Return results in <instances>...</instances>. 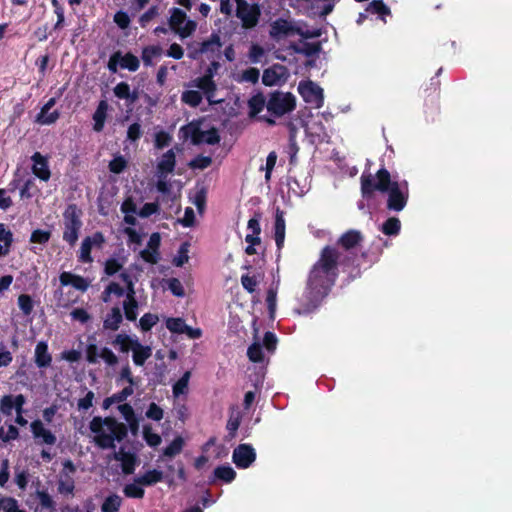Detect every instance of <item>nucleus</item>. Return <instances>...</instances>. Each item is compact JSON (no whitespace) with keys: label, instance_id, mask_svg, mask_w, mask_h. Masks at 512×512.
Masks as SVG:
<instances>
[{"label":"nucleus","instance_id":"nucleus-11","mask_svg":"<svg viewBox=\"0 0 512 512\" xmlns=\"http://www.w3.org/2000/svg\"><path fill=\"white\" fill-rule=\"evenodd\" d=\"M298 92L303 100L314 108H320L323 105V89L316 83L308 80L301 81L298 85Z\"/></svg>","mask_w":512,"mask_h":512},{"label":"nucleus","instance_id":"nucleus-26","mask_svg":"<svg viewBox=\"0 0 512 512\" xmlns=\"http://www.w3.org/2000/svg\"><path fill=\"white\" fill-rule=\"evenodd\" d=\"M286 224L284 219V212L279 208L276 209L275 223H274V239L278 250H281L285 241Z\"/></svg>","mask_w":512,"mask_h":512},{"label":"nucleus","instance_id":"nucleus-30","mask_svg":"<svg viewBox=\"0 0 512 512\" xmlns=\"http://www.w3.org/2000/svg\"><path fill=\"white\" fill-rule=\"evenodd\" d=\"M175 167V154L173 150H168L165 154L162 155L158 165V173L159 177L166 176L171 173Z\"/></svg>","mask_w":512,"mask_h":512},{"label":"nucleus","instance_id":"nucleus-12","mask_svg":"<svg viewBox=\"0 0 512 512\" xmlns=\"http://www.w3.org/2000/svg\"><path fill=\"white\" fill-rule=\"evenodd\" d=\"M86 360L90 364H96L102 360L108 366H114L118 363V357L107 348H99L95 343H89L85 350Z\"/></svg>","mask_w":512,"mask_h":512},{"label":"nucleus","instance_id":"nucleus-4","mask_svg":"<svg viewBox=\"0 0 512 512\" xmlns=\"http://www.w3.org/2000/svg\"><path fill=\"white\" fill-rule=\"evenodd\" d=\"M269 34L275 40H281L293 35H300L304 38H314L319 35L315 30L309 29L301 22L284 18H278L270 24Z\"/></svg>","mask_w":512,"mask_h":512},{"label":"nucleus","instance_id":"nucleus-15","mask_svg":"<svg viewBox=\"0 0 512 512\" xmlns=\"http://www.w3.org/2000/svg\"><path fill=\"white\" fill-rule=\"evenodd\" d=\"M190 87L201 90L209 104H218L223 101V99L216 97L217 85L214 80L210 79V75H203L194 79L190 83Z\"/></svg>","mask_w":512,"mask_h":512},{"label":"nucleus","instance_id":"nucleus-42","mask_svg":"<svg viewBox=\"0 0 512 512\" xmlns=\"http://www.w3.org/2000/svg\"><path fill=\"white\" fill-rule=\"evenodd\" d=\"M265 106L267 107V102L262 94L253 95L248 101L249 115L256 116Z\"/></svg>","mask_w":512,"mask_h":512},{"label":"nucleus","instance_id":"nucleus-53","mask_svg":"<svg viewBox=\"0 0 512 512\" xmlns=\"http://www.w3.org/2000/svg\"><path fill=\"white\" fill-rule=\"evenodd\" d=\"M189 243L184 242L181 244L177 254L173 259V264L177 267H182L189 260Z\"/></svg>","mask_w":512,"mask_h":512},{"label":"nucleus","instance_id":"nucleus-7","mask_svg":"<svg viewBox=\"0 0 512 512\" xmlns=\"http://www.w3.org/2000/svg\"><path fill=\"white\" fill-rule=\"evenodd\" d=\"M181 132L186 139H190L193 144H216L220 137L215 128L202 129L199 123H189L181 128Z\"/></svg>","mask_w":512,"mask_h":512},{"label":"nucleus","instance_id":"nucleus-18","mask_svg":"<svg viewBox=\"0 0 512 512\" xmlns=\"http://www.w3.org/2000/svg\"><path fill=\"white\" fill-rule=\"evenodd\" d=\"M166 327L171 333L186 334L191 339H198L202 335L199 328L188 326L182 318H167Z\"/></svg>","mask_w":512,"mask_h":512},{"label":"nucleus","instance_id":"nucleus-48","mask_svg":"<svg viewBox=\"0 0 512 512\" xmlns=\"http://www.w3.org/2000/svg\"><path fill=\"white\" fill-rule=\"evenodd\" d=\"M123 231L128 237V244L134 245V250H136L137 247L140 246L142 243L144 237L143 231L137 230L134 227H125Z\"/></svg>","mask_w":512,"mask_h":512},{"label":"nucleus","instance_id":"nucleus-25","mask_svg":"<svg viewBox=\"0 0 512 512\" xmlns=\"http://www.w3.org/2000/svg\"><path fill=\"white\" fill-rule=\"evenodd\" d=\"M59 281L62 286L71 285L75 289L85 292L89 285L90 281L82 276L73 274L71 272H62L59 276Z\"/></svg>","mask_w":512,"mask_h":512},{"label":"nucleus","instance_id":"nucleus-45","mask_svg":"<svg viewBox=\"0 0 512 512\" xmlns=\"http://www.w3.org/2000/svg\"><path fill=\"white\" fill-rule=\"evenodd\" d=\"M202 99L203 94L194 89L186 90L181 95V100L191 107L198 106L202 102Z\"/></svg>","mask_w":512,"mask_h":512},{"label":"nucleus","instance_id":"nucleus-5","mask_svg":"<svg viewBox=\"0 0 512 512\" xmlns=\"http://www.w3.org/2000/svg\"><path fill=\"white\" fill-rule=\"evenodd\" d=\"M221 47L220 37L216 34H212L205 41L190 43L188 45V56L194 60L215 61L220 58Z\"/></svg>","mask_w":512,"mask_h":512},{"label":"nucleus","instance_id":"nucleus-20","mask_svg":"<svg viewBox=\"0 0 512 512\" xmlns=\"http://www.w3.org/2000/svg\"><path fill=\"white\" fill-rule=\"evenodd\" d=\"M30 427L37 443L46 445H54L56 443V436L40 420L33 421Z\"/></svg>","mask_w":512,"mask_h":512},{"label":"nucleus","instance_id":"nucleus-43","mask_svg":"<svg viewBox=\"0 0 512 512\" xmlns=\"http://www.w3.org/2000/svg\"><path fill=\"white\" fill-rule=\"evenodd\" d=\"M122 505V498L117 494L106 497L101 505V512H119Z\"/></svg>","mask_w":512,"mask_h":512},{"label":"nucleus","instance_id":"nucleus-29","mask_svg":"<svg viewBox=\"0 0 512 512\" xmlns=\"http://www.w3.org/2000/svg\"><path fill=\"white\" fill-rule=\"evenodd\" d=\"M152 355L150 346L142 345L139 340L134 342L132 358L135 365L142 366Z\"/></svg>","mask_w":512,"mask_h":512},{"label":"nucleus","instance_id":"nucleus-9","mask_svg":"<svg viewBox=\"0 0 512 512\" xmlns=\"http://www.w3.org/2000/svg\"><path fill=\"white\" fill-rule=\"evenodd\" d=\"M63 239L70 245H74L78 239V233L82 226L80 214L76 206L70 205L64 212Z\"/></svg>","mask_w":512,"mask_h":512},{"label":"nucleus","instance_id":"nucleus-14","mask_svg":"<svg viewBox=\"0 0 512 512\" xmlns=\"http://www.w3.org/2000/svg\"><path fill=\"white\" fill-rule=\"evenodd\" d=\"M105 242V238L102 233L96 232L91 236H87L83 239L79 251V261L83 263H90L93 261L91 257V251L93 249H101Z\"/></svg>","mask_w":512,"mask_h":512},{"label":"nucleus","instance_id":"nucleus-17","mask_svg":"<svg viewBox=\"0 0 512 512\" xmlns=\"http://www.w3.org/2000/svg\"><path fill=\"white\" fill-rule=\"evenodd\" d=\"M232 459L238 468L246 469L256 459L255 449L249 444H241L234 449Z\"/></svg>","mask_w":512,"mask_h":512},{"label":"nucleus","instance_id":"nucleus-13","mask_svg":"<svg viewBox=\"0 0 512 512\" xmlns=\"http://www.w3.org/2000/svg\"><path fill=\"white\" fill-rule=\"evenodd\" d=\"M121 278L126 284L127 292L123 301V310L127 320L135 321L138 315V302L135 299V291L130 276L126 273L121 274Z\"/></svg>","mask_w":512,"mask_h":512},{"label":"nucleus","instance_id":"nucleus-23","mask_svg":"<svg viewBox=\"0 0 512 512\" xmlns=\"http://www.w3.org/2000/svg\"><path fill=\"white\" fill-rule=\"evenodd\" d=\"M161 237L159 233H153L148 241L147 247L140 251L141 258L151 264L157 263L159 259V247Z\"/></svg>","mask_w":512,"mask_h":512},{"label":"nucleus","instance_id":"nucleus-51","mask_svg":"<svg viewBox=\"0 0 512 512\" xmlns=\"http://www.w3.org/2000/svg\"><path fill=\"white\" fill-rule=\"evenodd\" d=\"M247 355L252 362H262L264 358L262 344L258 339L247 350Z\"/></svg>","mask_w":512,"mask_h":512},{"label":"nucleus","instance_id":"nucleus-56","mask_svg":"<svg viewBox=\"0 0 512 512\" xmlns=\"http://www.w3.org/2000/svg\"><path fill=\"white\" fill-rule=\"evenodd\" d=\"M143 437L150 447H156L162 441L160 435L154 432L150 426L143 427Z\"/></svg>","mask_w":512,"mask_h":512},{"label":"nucleus","instance_id":"nucleus-8","mask_svg":"<svg viewBox=\"0 0 512 512\" xmlns=\"http://www.w3.org/2000/svg\"><path fill=\"white\" fill-rule=\"evenodd\" d=\"M296 98L289 92H275L267 101V110L272 115L280 117L295 109Z\"/></svg>","mask_w":512,"mask_h":512},{"label":"nucleus","instance_id":"nucleus-28","mask_svg":"<svg viewBox=\"0 0 512 512\" xmlns=\"http://www.w3.org/2000/svg\"><path fill=\"white\" fill-rule=\"evenodd\" d=\"M35 364L39 368H46L52 362V356L48 351V344L45 341H40L35 347L34 353Z\"/></svg>","mask_w":512,"mask_h":512},{"label":"nucleus","instance_id":"nucleus-41","mask_svg":"<svg viewBox=\"0 0 512 512\" xmlns=\"http://www.w3.org/2000/svg\"><path fill=\"white\" fill-rule=\"evenodd\" d=\"M138 478L139 481H141L144 486H152L158 482H161L164 478V474L161 470L152 469L138 476Z\"/></svg>","mask_w":512,"mask_h":512},{"label":"nucleus","instance_id":"nucleus-1","mask_svg":"<svg viewBox=\"0 0 512 512\" xmlns=\"http://www.w3.org/2000/svg\"><path fill=\"white\" fill-rule=\"evenodd\" d=\"M339 253L336 248L327 246L313 266L305 291V298L316 307L319 301L328 293L337 276Z\"/></svg>","mask_w":512,"mask_h":512},{"label":"nucleus","instance_id":"nucleus-55","mask_svg":"<svg viewBox=\"0 0 512 512\" xmlns=\"http://www.w3.org/2000/svg\"><path fill=\"white\" fill-rule=\"evenodd\" d=\"M401 223L398 218L391 217L382 225V232L386 235H397L400 231Z\"/></svg>","mask_w":512,"mask_h":512},{"label":"nucleus","instance_id":"nucleus-21","mask_svg":"<svg viewBox=\"0 0 512 512\" xmlns=\"http://www.w3.org/2000/svg\"><path fill=\"white\" fill-rule=\"evenodd\" d=\"M64 287L55 290L53 298L57 308L68 309L78 301L79 295L75 291Z\"/></svg>","mask_w":512,"mask_h":512},{"label":"nucleus","instance_id":"nucleus-40","mask_svg":"<svg viewBox=\"0 0 512 512\" xmlns=\"http://www.w3.org/2000/svg\"><path fill=\"white\" fill-rule=\"evenodd\" d=\"M138 341L136 336H130L127 334H118L113 343L118 346L121 352L127 353L128 351H132L134 347V342Z\"/></svg>","mask_w":512,"mask_h":512},{"label":"nucleus","instance_id":"nucleus-57","mask_svg":"<svg viewBox=\"0 0 512 512\" xmlns=\"http://www.w3.org/2000/svg\"><path fill=\"white\" fill-rule=\"evenodd\" d=\"M159 321L156 314L146 313L139 320V326L143 331H149Z\"/></svg>","mask_w":512,"mask_h":512},{"label":"nucleus","instance_id":"nucleus-38","mask_svg":"<svg viewBox=\"0 0 512 512\" xmlns=\"http://www.w3.org/2000/svg\"><path fill=\"white\" fill-rule=\"evenodd\" d=\"M143 483L136 477L132 483L126 484L123 488V493L128 498L141 499L144 496Z\"/></svg>","mask_w":512,"mask_h":512},{"label":"nucleus","instance_id":"nucleus-27","mask_svg":"<svg viewBox=\"0 0 512 512\" xmlns=\"http://www.w3.org/2000/svg\"><path fill=\"white\" fill-rule=\"evenodd\" d=\"M55 103L56 100L54 98L47 101V103L42 107L40 113L37 115V123L41 125H50L57 121L59 118V112L57 110L50 112Z\"/></svg>","mask_w":512,"mask_h":512},{"label":"nucleus","instance_id":"nucleus-50","mask_svg":"<svg viewBox=\"0 0 512 512\" xmlns=\"http://www.w3.org/2000/svg\"><path fill=\"white\" fill-rule=\"evenodd\" d=\"M184 446L182 437H176L166 448L163 449V456L174 457L181 453Z\"/></svg>","mask_w":512,"mask_h":512},{"label":"nucleus","instance_id":"nucleus-46","mask_svg":"<svg viewBox=\"0 0 512 512\" xmlns=\"http://www.w3.org/2000/svg\"><path fill=\"white\" fill-rule=\"evenodd\" d=\"M126 292H127L126 286L124 288L120 284L112 282L106 287L105 291L103 292V301L109 302L111 300L112 295H115L117 297H121L123 295L126 296Z\"/></svg>","mask_w":512,"mask_h":512},{"label":"nucleus","instance_id":"nucleus-24","mask_svg":"<svg viewBox=\"0 0 512 512\" xmlns=\"http://www.w3.org/2000/svg\"><path fill=\"white\" fill-rule=\"evenodd\" d=\"M25 404V397L19 395H5L0 401V412L5 415H11L13 410L15 412L23 407Z\"/></svg>","mask_w":512,"mask_h":512},{"label":"nucleus","instance_id":"nucleus-59","mask_svg":"<svg viewBox=\"0 0 512 512\" xmlns=\"http://www.w3.org/2000/svg\"><path fill=\"white\" fill-rule=\"evenodd\" d=\"M260 73L259 70L256 68H249L243 71L240 75L238 80L240 82H249V83H256L259 79Z\"/></svg>","mask_w":512,"mask_h":512},{"label":"nucleus","instance_id":"nucleus-63","mask_svg":"<svg viewBox=\"0 0 512 512\" xmlns=\"http://www.w3.org/2000/svg\"><path fill=\"white\" fill-rule=\"evenodd\" d=\"M58 491L63 495H71L74 491V481L69 477L61 478Z\"/></svg>","mask_w":512,"mask_h":512},{"label":"nucleus","instance_id":"nucleus-58","mask_svg":"<svg viewBox=\"0 0 512 512\" xmlns=\"http://www.w3.org/2000/svg\"><path fill=\"white\" fill-rule=\"evenodd\" d=\"M51 237V232L48 230L36 229L31 233L30 242L45 244L49 241Z\"/></svg>","mask_w":512,"mask_h":512},{"label":"nucleus","instance_id":"nucleus-47","mask_svg":"<svg viewBox=\"0 0 512 512\" xmlns=\"http://www.w3.org/2000/svg\"><path fill=\"white\" fill-rule=\"evenodd\" d=\"M162 49L158 45L148 46L142 51V60L146 66H151L155 58L161 55Z\"/></svg>","mask_w":512,"mask_h":512},{"label":"nucleus","instance_id":"nucleus-10","mask_svg":"<svg viewBox=\"0 0 512 512\" xmlns=\"http://www.w3.org/2000/svg\"><path fill=\"white\" fill-rule=\"evenodd\" d=\"M236 16L241 20L244 28H253L260 17V8L257 4H250L246 0H235Z\"/></svg>","mask_w":512,"mask_h":512},{"label":"nucleus","instance_id":"nucleus-49","mask_svg":"<svg viewBox=\"0 0 512 512\" xmlns=\"http://www.w3.org/2000/svg\"><path fill=\"white\" fill-rule=\"evenodd\" d=\"M127 164L128 161L123 155L116 154L109 162L108 168L111 173L120 174L126 169Z\"/></svg>","mask_w":512,"mask_h":512},{"label":"nucleus","instance_id":"nucleus-62","mask_svg":"<svg viewBox=\"0 0 512 512\" xmlns=\"http://www.w3.org/2000/svg\"><path fill=\"white\" fill-rule=\"evenodd\" d=\"M146 417L154 420L160 421L163 418L164 412L161 407H159L156 403H151L145 413Z\"/></svg>","mask_w":512,"mask_h":512},{"label":"nucleus","instance_id":"nucleus-19","mask_svg":"<svg viewBox=\"0 0 512 512\" xmlns=\"http://www.w3.org/2000/svg\"><path fill=\"white\" fill-rule=\"evenodd\" d=\"M31 160L33 174L41 181L47 182L51 177L48 158L39 152H35Z\"/></svg>","mask_w":512,"mask_h":512},{"label":"nucleus","instance_id":"nucleus-3","mask_svg":"<svg viewBox=\"0 0 512 512\" xmlns=\"http://www.w3.org/2000/svg\"><path fill=\"white\" fill-rule=\"evenodd\" d=\"M87 437L98 447L110 449L127 435L126 425L112 417H93L89 422Z\"/></svg>","mask_w":512,"mask_h":512},{"label":"nucleus","instance_id":"nucleus-36","mask_svg":"<svg viewBox=\"0 0 512 512\" xmlns=\"http://www.w3.org/2000/svg\"><path fill=\"white\" fill-rule=\"evenodd\" d=\"M122 314L120 308L114 307L111 311L106 315L103 326L105 329L109 330H117L122 322Z\"/></svg>","mask_w":512,"mask_h":512},{"label":"nucleus","instance_id":"nucleus-64","mask_svg":"<svg viewBox=\"0 0 512 512\" xmlns=\"http://www.w3.org/2000/svg\"><path fill=\"white\" fill-rule=\"evenodd\" d=\"M171 139V136L167 132L159 131L155 134V147L158 149H162L170 144Z\"/></svg>","mask_w":512,"mask_h":512},{"label":"nucleus","instance_id":"nucleus-54","mask_svg":"<svg viewBox=\"0 0 512 512\" xmlns=\"http://www.w3.org/2000/svg\"><path fill=\"white\" fill-rule=\"evenodd\" d=\"M241 412L238 409H233L230 413V417L227 422V430L229 431L230 435L233 437L239 428L240 422H241Z\"/></svg>","mask_w":512,"mask_h":512},{"label":"nucleus","instance_id":"nucleus-16","mask_svg":"<svg viewBox=\"0 0 512 512\" xmlns=\"http://www.w3.org/2000/svg\"><path fill=\"white\" fill-rule=\"evenodd\" d=\"M288 77V69L283 65L275 64L264 70L262 81L266 86H280L288 80Z\"/></svg>","mask_w":512,"mask_h":512},{"label":"nucleus","instance_id":"nucleus-44","mask_svg":"<svg viewBox=\"0 0 512 512\" xmlns=\"http://www.w3.org/2000/svg\"><path fill=\"white\" fill-rule=\"evenodd\" d=\"M214 477L226 483H230L235 479L236 472L229 465H221L214 470Z\"/></svg>","mask_w":512,"mask_h":512},{"label":"nucleus","instance_id":"nucleus-61","mask_svg":"<svg viewBox=\"0 0 512 512\" xmlns=\"http://www.w3.org/2000/svg\"><path fill=\"white\" fill-rule=\"evenodd\" d=\"M168 288L174 296L184 297L185 291L181 281L177 278H171L167 281Z\"/></svg>","mask_w":512,"mask_h":512},{"label":"nucleus","instance_id":"nucleus-6","mask_svg":"<svg viewBox=\"0 0 512 512\" xmlns=\"http://www.w3.org/2000/svg\"><path fill=\"white\" fill-rule=\"evenodd\" d=\"M169 27L181 39H185L193 35L196 31L197 23L189 19L181 9L172 8L170 10Z\"/></svg>","mask_w":512,"mask_h":512},{"label":"nucleus","instance_id":"nucleus-32","mask_svg":"<svg viewBox=\"0 0 512 512\" xmlns=\"http://www.w3.org/2000/svg\"><path fill=\"white\" fill-rule=\"evenodd\" d=\"M191 378V372L186 371L182 377L176 381L172 387V393L174 398H180L186 396L189 391V381Z\"/></svg>","mask_w":512,"mask_h":512},{"label":"nucleus","instance_id":"nucleus-34","mask_svg":"<svg viewBox=\"0 0 512 512\" xmlns=\"http://www.w3.org/2000/svg\"><path fill=\"white\" fill-rule=\"evenodd\" d=\"M116 55L119 56L118 63L120 68L127 69L129 71H136L139 68V59L135 55L131 53L123 54L119 51L116 52Z\"/></svg>","mask_w":512,"mask_h":512},{"label":"nucleus","instance_id":"nucleus-22","mask_svg":"<svg viewBox=\"0 0 512 512\" xmlns=\"http://www.w3.org/2000/svg\"><path fill=\"white\" fill-rule=\"evenodd\" d=\"M114 459L120 463L124 474H132L137 465V456L135 453L120 448L113 455Z\"/></svg>","mask_w":512,"mask_h":512},{"label":"nucleus","instance_id":"nucleus-52","mask_svg":"<svg viewBox=\"0 0 512 512\" xmlns=\"http://www.w3.org/2000/svg\"><path fill=\"white\" fill-rule=\"evenodd\" d=\"M1 512H25L20 509L18 501L12 497H3L0 499Z\"/></svg>","mask_w":512,"mask_h":512},{"label":"nucleus","instance_id":"nucleus-39","mask_svg":"<svg viewBox=\"0 0 512 512\" xmlns=\"http://www.w3.org/2000/svg\"><path fill=\"white\" fill-rule=\"evenodd\" d=\"M108 110V104L106 101H101L94 112L93 120H94V130L97 132L102 131L106 119V114Z\"/></svg>","mask_w":512,"mask_h":512},{"label":"nucleus","instance_id":"nucleus-2","mask_svg":"<svg viewBox=\"0 0 512 512\" xmlns=\"http://www.w3.org/2000/svg\"><path fill=\"white\" fill-rule=\"evenodd\" d=\"M374 191L387 194V208L391 211H402L409 198L408 182L391 179L390 173L382 168L375 176L371 174L361 176V192L364 198H368Z\"/></svg>","mask_w":512,"mask_h":512},{"label":"nucleus","instance_id":"nucleus-31","mask_svg":"<svg viewBox=\"0 0 512 512\" xmlns=\"http://www.w3.org/2000/svg\"><path fill=\"white\" fill-rule=\"evenodd\" d=\"M114 94L119 99L126 100L129 104H133L138 99L137 91H131L130 86L126 82H120L114 87Z\"/></svg>","mask_w":512,"mask_h":512},{"label":"nucleus","instance_id":"nucleus-35","mask_svg":"<svg viewBox=\"0 0 512 512\" xmlns=\"http://www.w3.org/2000/svg\"><path fill=\"white\" fill-rule=\"evenodd\" d=\"M366 12L371 14H377L379 18L386 23V16H389L391 11L389 7L383 2V0H373L366 8Z\"/></svg>","mask_w":512,"mask_h":512},{"label":"nucleus","instance_id":"nucleus-60","mask_svg":"<svg viewBox=\"0 0 512 512\" xmlns=\"http://www.w3.org/2000/svg\"><path fill=\"white\" fill-rule=\"evenodd\" d=\"M18 305L25 315H29L33 310V301L29 295H20L18 297Z\"/></svg>","mask_w":512,"mask_h":512},{"label":"nucleus","instance_id":"nucleus-33","mask_svg":"<svg viewBox=\"0 0 512 512\" xmlns=\"http://www.w3.org/2000/svg\"><path fill=\"white\" fill-rule=\"evenodd\" d=\"M362 241V235L358 230H349L344 233L340 239L339 243L345 249H351L357 246Z\"/></svg>","mask_w":512,"mask_h":512},{"label":"nucleus","instance_id":"nucleus-37","mask_svg":"<svg viewBox=\"0 0 512 512\" xmlns=\"http://www.w3.org/2000/svg\"><path fill=\"white\" fill-rule=\"evenodd\" d=\"M306 130L311 136L315 137L319 141H323L327 137L326 129L322 124L321 119L315 118L309 121L306 125Z\"/></svg>","mask_w":512,"mask_h":512}]
</instances>
